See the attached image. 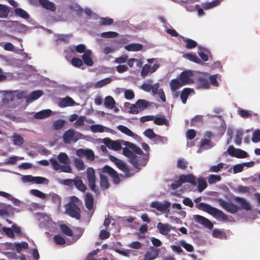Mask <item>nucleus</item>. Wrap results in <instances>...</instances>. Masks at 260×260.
I'll return each instance as SVG.
<instances>
[{
  "label": "nucleus",
  "instance_id": "nucleus-38",
  "mask_svg": "<svg viewBox=\"0 0 260 260\" xmlns=\"http://www.w3.org/2000/svg\"><path fill=\"white\" fill-rule=\"evenodd\" d=\"M207 186V182L204 178H201L198 179V190L199 192H202Z\"/></svg>",
  "mask_w": 260,
  "mask_h": 260
},
{
  "label": "nucleus",
  "instance_id": "nucleus-10",
  "mask_svg": "<svg viewBox=\"0 0 260 260\" xmlns=\"http://www.w3.org/2000/svg\"><path fill=\"white\" fill-rule=\"evenodd\" d=\"M110 159L116 165V166L124 173H127L128 172V169L126 167V164L123 162L122 160L117 158L114 156L110 155Z\"/></svg>",
  "mask_w": 260,
  "mask_h": 260
},
{
  "label": "nucleus",
  "instance_id": "nucleus-26",
  "mask_svg": "<svg viewBox=\"0 0 260 260\" xmlns=\"http://www.w3.org/2000/svg\"><path fill=\"white\" fill-rule=\"evenodd\" d=\"M125 49L128 51H138L143 49V45L138 43H132L124 46Z\"/></svg>",
  "mask_w": 260,
  "mask_h": 260
},
{
  "label": "nucleus",
  "instance_id": "nucleus-17",
  "mask_svg": "<svg viewBox=\"0 0 260 260\" xmlns=\"http://www.w3.org/2000/svg\"><path fill=\"white\" fill-rule=\"evenodd\" d=\"M157 229L160 234L166 236L168 235V233L170 232L171 227L169 224L158 222L157 224Z\"/></svg>",
  "mask_w": 260,
  "mask_h": 260
},
{
  "label": "nucleus",
  "instance_id": "nucleus-48",
  "mask_svg": "<svg viewBox=\"0 0 260 260\" xmlns=\"http://www.w3.org/2000/svg\"><path fill=\"white\" fill-rule=\"evenodd\" d=\"M14 246L16 250L19 252L22 249H27L28 244L26 242H22L21 243H15Z\"/></svg>",
  "mask_w": 260,
  "mask_h": 260
},
{
  "label": "nucleus",
  "instance_id": "nucleus-27",
  "mask_svg": "<svg viewBox=\"0 0 260 260\" xmlns=\"http://www.w3.org/2000/svg\"><path fill=\"white\" fill-rule=\"evenodd\" d=\"M184 85L179 78L174 79L171 81L170 86L172 91H174Z\"/></svg>",
  "mask_w": 260,
  "mask_h": 260
},
{
  "label": "nucleus",
  "instance_id": "nucleus-15",
  "mask_svg": "<svg viewBox=\"0 0 260 260\" xmlns=\"http://www.w3.org/2000/svg\"><path fill=\"white\" fill-rule=\"evenodd\" d=\"M75 104L76 103L73 99L69 96L60 99L58 102V106L61 108L73 106H74Z\"/></svg>",
  "mask_w": 260,
  "mask_h": 260
},
{
  "label": "nucleus",
  "instance_id": "nucleus-49",
  "mask_svg": "<svg viewBox=\"0 0 260 260\" xmlns=\"http://www.w3.org/2000/svg\"><path fill=\"white\" fill-rule=\"evenodd\" d=\"M221 180V177L220 175H210L208 178V183L210 184L215 183L220 181Z\"/></svg>",
  "mask_w": 260,
  "mask_h": 260
},
{
  "label": "nucleus",
  "instance_id": "nucleus-53",
  "mask_svg": "<svg viewBox=\"0 0 260 260\" xmlns=\"http://www.w3.org/2000/svg\"><path fill=\"white\" fill-rule=\"evenodd\" d=\"M150 70V65L148 63L145 64L142 68L141 75L143 78H145L147 76Z\"/></svg>",
  "mask_w": 260,
  "mask_h": 260
},
{
  "label": "nucleus",
  "instance_id": "nucleus-4",
  "mask_svg": "<svg viewBox=\"0 0 260 260\" xmlns=\"http://www.w3.org/2000/svg\"><path fill=\"white\" fill-rule=\"evenodd\" d=\"M82 135L81 133H77L74 129H69L66 131L63 136L62 139L65 144H70L71 142H76L81 138Z\"/></svg>",
  "mask_w": 260,
  "mask_h": 260
},
{
  "label": "nucleus",
  "instance_id": "nucleus-36",
  "mask_svg": "<svg viewBox=\"0 0 260 260\" xmlns=\"http://www.w3.org/2000/svg\"><path fill=\"white\" fill-rule=\"evenodd\" d=\"M14 13L15 15L24 19H28L29 17L27 12L21 8H16L14 10Z\"/></svg>",
  "mask_w": 260,
  "mask_h": 260
},
{
  "label": "nucleus",
  "instance_id": "nucleus-56",
  "mask_svg": "<svg viewBox=\"0 0 260 260\" xmlns=\"http://www.w3.org/2000/svg\"><path fill=\"white\" fill-rule=\"evenodd\" d=\"M112 81V79L110 78H106L104 79H102L99 81H98L96 84V86L97 87H102L109 83H110Z\"/></svg>",
  "mask_w": 260,
  "mask_h": 260
},
{
  "label": "nucleus",
  "instance_id": "nucleus-20",
  "mask_svg": "<svg viewBox=\"0 0 260 260\" xmlns=\"http://www.w3.org/2000/svg\"><path fill=\"white\" fill-rule=\"evenodd\" d=\"M100 184L101 189L103 190L107 189L110 186V183L107 176L101 173L100 174Z\"/></svg>",
  "mask_w": 260,
  "mask_h": 260
},
{
  "label": "nucleus",
  "instance_id": "nucleus-5",
  "mask_svg": "<svg viewBox=\"0 0 260 260\" xmlns=\"http://www.w3.org/2000/svg\"><path fill=\"white\" fill-rule=\"evenodd\" d=\"M67 213L71 217L80 219L81 218V210L80 208L73 202H70L66 208Z\"/></svg>",
  "mask_w": 260,
  "mask_h": 260
},
{
  "label": "nucleus",
  "instance_id": "nucleus-29",
  "mask_svg": "<svg viewBox=\"0 0 260 260\" xmlns=\"http://www.w3.org/2000/svg\"><path fill=\"white\" fill-rule=\"evenodd\" d=\"M192 92H193V89L190 88H185L182 90L180 94V98L184 104H186L189 95Z\"/></svg>",
  "mask_w": 260,
  "mask_h": 260
},
{
  "label": "nucleus",
  "instance_id": "nucleus-31",
  "mask_svg": "<svg viewBox=\"0 0 260 260\" xmlns=\"http://www.w3.org/2000/svg\"><path fill=\"white\" fill-rule=\"evenodd\" d=\"M181 38L182 39L183 41L186 43L185 47L187 49H191L192 48H194L197 46V43L195 41L191 39L185 38L184 37H181Z\"/></svg>",
  "mask_w": 260,
  "mask_h": 260
},
{
  "label": "nucleus",
  "instance_id": "nucleus-32",
  "mask_svg": "<svg viewBox=\"0 0 260 260\" xmlns=\"http://www.w3.org/2000/svg\"><path fill=\"white\" fill-rule=\"evenodd\" d=\"M148 154H147L145 155V157H141L140 156H137L136 155L135 156V158H136L137 161L138 162H139L138 166L137 167H135L136 168H140L141 166H145V165L147 164V161L148 160Z\"/></svg>",
  "mask_w": 260,
  "mask_h": 260
},
{
  "label": "nucleus",
  "instance_id": "nucleus-2",
  "mask_svg": "<svg viewBox=\"0 0 260 260\" xmlns=\"http://www.w3.org/2000/svg\"><path fill=\"white\" fill-rule=\"evenodd\" d=\"M197 207L199 209L208 213L217 219H220L223 221L228 220V216L221 210L213 207L209 204L205 203H200Z\"/></svg>",
  "mask_w": 260,
  "mask_h": 260
},
{
  "label": "nucleus",
  "instance_id": "nucleus-9",
  "mask_svg": "<svg viewBox=\"0 0 260 260\" xmlns=\"http://www.w3.org/2000/svg\"><path fill=\"white\" fill-rule=\"evenodd\" d=\"M218 202L221 207L231 213H235L238 210V206L234 204L228 203L221 199L218 200Z\"/></svg>",
  "mask_w": 260,
  "mask_h": 260
},
{
  "label": "nucleus",
  "instance_id": "nucleus-33",
  "mask_svg": "<svg viewBox=\"0 0 260 260\" xmlns=\"http://www.w3.org/2000/svg\"><path fill=\"white\" fill-rule=\"evenodd\" d=\"M115 101L111 96H107L105 99L104 105L107 108L113 109L115 105Z\"/></svg>",
  "mask_w": 260,
  "mask_h": 260
},
{
  "label": "nucleus",
  "instance_id": "nucleus-19",
  "mask_svg": "<svg viewBox=\"0 0 260 260\" xmlns=\"http://www.w3.org/2000/svg\"><path fill=\"white\" fill-rule=\"evenodd\" d=\"M192 76V73L190 71H184L182 72L179 76V79L181 81L182 83L185 85L189 82L190 80V77Z\"/></svg>",
  "mask_w": 260,
  "mask_h": 260
},
{
  "label": "nucleus",
  "instance_id": "nucleus-46",
  "mask_svg": "<svg viewBox=\"0 0 260 260\" xmlns=\"http://www.w3.org/2000/svg\"><path fill=\"white\" fill-rule=\"evenodd\" d=\"M212 236L216 238L223 239L226 238V234L222 231L215 229L213 230L212 232Z\"/></svg>",
  "mask_w": 260,
  "mask_h": 260
},
{
  "label": "nucleus",
  "instance_id": "nucleus-42",
  "mask_svg": "<svg viewBox=\"0 0 260 260\" xmlns=\"http://www.w3.org/2000/svg\"><path fill=\"white\" fill-rule=\"evenodd\" d=\"M220 2V0H214L210 3H206L203 5L204 9L207 10L218 5Z\"/></svg>",
  "mask_w": 260,
  "mask_h": 260
},
{
  "label": "nucleus",
  "instance_id": "nucleus-35",
  "mask_svg": "<svg viewBox=\"0 0 260 260\" xmlns=\"http://www.w3.org/2000/svg\"><path fill=\"white\" fill-rule=\"evenodd\" d=\"M9 12L10 8L8 6L0 4V18L7 17Z\"/></svg>",
  "mask_w": 260,
  "mask_h": 260
},
{
  "label": "nucleus",
  "instance_id": "nucleus-23",
  "mask_svg": "<svg viewBox=\"0 0 260 260\" xmlns=\"http://www.w3.org/2000/svg\"><path fill=\"white\" fill-rule=\"evenodd\" d=\"M84 201L85 206L88 210H92L93 209L94 203V199L92 195L90 193H86Z\"/></svg>",
  "mask_w": 260,
  "mask_h": 260
},
{
  "label": "nucleus",
  "instance_id": "nucleus-54",
  "mask_svg": "<svg viewBox=\"0 0 260 260\" xmlns=\"http://www.w3.org/2000/svg\"><path fill=\"white\" fill-rule=\"evenodd\" d=\"M187 165V162L183 158H180L177 160V167L180 169L185 170Z\"/></svg>",
  "mask_w": 260,
  "mask_h": 260
},
{
  "label": "nucleus",
  "instance_id": "nucleus-8",
  "mask_svg": "<svg viewBox=\"0 0 260 260\" xmlns=\"http://www.w3.org/2000/svg\"><path fill=\"white\" fill-rule=\"evenodd\" d=\"M102 172L109 175L112 178L115 184H118L120 182V178L117 173L111 167L108 165L105 166L103 168Z\"/></svg>",
  "mask_w": 260,
  "mask_h": 260
},
{
  "label": "nucleus",
  "instance_id": "nucleus-21",
  "mask_svg": "<svg viewBox=\"0 0 260 260\" xmlns=\"http://www.w3.org/2000/svg\"><path fill=\"white\" fill-rule=\"evenodd\" d=\"M154 123L158 125H169V122L165 115H158L155 119L154 118Z\"/></svg>",
  "mask_w": 260,
  "mask_h": 260
},
{
  "label": "nucleus",
  "instance_id": "nucleus-64",
  "mask_svg": "<svg viewBox=\"0 0 260 260\" xmlns=\"http://www.w3.org/2000/svg\"><path fill=\"white\" fill-rule=\"evenodd\" d=\"M252 141L254 143L260 141V129H257L253 133Z\"/></svg>",
  "mask_w": 260,
  "mask_h": 260
},
{
  "label": "nucleus",
  "instance_id": "nucleus-25",
  "mask_svg": "<svg viewBox=\"0 0 260 260\" xmlns=\"http://www.w3.org/2000/svg\"><path fill=\"white\" fill-rule=\"evenodd\" d=\"M235 201L238 203L241 207L246 211L250 210L251 209V205L245 199L240 197H237Z\"/></svg>",
  "mask_w": 260,
  "mask_h": 260
},
{
  "label": "nucleus",
  "instance_id": "nucleus-51",
  "mask_svg": "<svg viewBox=\"0 0 260 260\" xmlns=\"http://www.w3.org/2000/svg\"><path fill=\"white\" fill-rule=\"evenodd\" d=\"M90 129L93 133H102L104 131V126L100 124H94L91 125Z\"/></svg>",
  "mask_w": 260,
  "mask_h": 260
},
{
  "label": "nucleus",
  "instance_id": "nucleus-44",
  "mask_svg": "<svg viewBox=\"0 0 260 260\" xmlns=\"http://www.w3.org/2000/svg\"><path fill=\"white\" fill-rule=\"evenodd\" d=\"M58 159L59 161L63 164L66 165L69 164V157L67 154L64 152H61L58 156Z\"/></svg>",
  "mask_w": 260,
  "mask_h": 260
},
{
  "label": "nucleus",
  "instance_id": "nucleus-62",
  "mask_svg": "<svg viewBox=\"0 0 260 260\" xmlns=\"http://www.w3.org/2000/svg\"><path fill=\"white\" fill-rule=\"evenodd\" d=\"M54 240L57 245H63L66 243V240L63 237L59 235L54 236Z\"/></svg>",
  "mask_w": 260,
  "mask_h": 260
},
{
  "label": "nucleus",
  "instance_id": "nucleus-47",
  "mask_svg": "<svg viewBox=\"0 0 260 260\" xmlns=\"http://www.w3.org/2000/svg\"><path fill=\"white\" fill-rule=\"evenodd\" d=\"M60 228L63 234L70 237L73 236V233L72 231L66 224H62L60 226Z\"/></svg>",
  "mask_w": 260,
  "mask_h": 260
},
{
  "label": "nucleus",
  "instance_id": "nucleus-41",
  "mask_svg": "<svg viewBox=\"0 0 260 260\" xmlns=\"http://www.w3.org/2000/svg\"><path fill=\"white\" fill-rule=\"evenodd\" d=\"M13 141L14 145L21 146L24 143V139L21 136L15 134L13 136Z\"/></svg>",
  "mask_w": 260,
  "mask_h": 260
},
{
  "label": "nucleus",
  "instance_id": "nucleus-7",
  "mask_svg": "<svg viewBox=\"0 0 260 260\" xmlns=\"http://www.w3.org/2000/svg\"><path fill=\"white\" fill-rule=\"evenodd\" d=\"M53 168L55 171L60 170L61 172L64 173H71L72 169L69 164L65 165H60L59 162L54 158H51L50 160Z\"/></svg>",
  "mask_w": 260,
  "mask_h": 260
},
{
  "label": "nucleus",
  "instance_id": "nucleus-63",
  "mask_svg": "<svg viewBox=\"0 0 260 260\" xmlns=\"http://www.w3.org/2000/svg\"><path fill=\"white\" fill-rule=\"evenodd\" d=\"M2 231L5 233V234L11 238H14L15 237L14 234L13 233V231L12 228L3 227L2 228Z\"/></svg>",
  "mask_w": 260,
  "mask_h": 260
},
{
  "label": "nucleus",
  "instance_id": "nucleus-52",
  "mask_svg": "<svg viewBox=\"0 0 260 260\" xmlns=\"http://www.w3.org/2000/svg\"><path fill=\"white\" fill-rule=\"evenodd\" d=\"M224 164L220 162L217 165L211 166L209 169V171L211 172L217 173L221 170L223 168Z\"/></svg>",
  "mask_w": 260,
  "mask_h": 260
},
{
  "label": "nucleus",
  "instance_id": "nucleus-50",
  "mask_svg": "<svg viewBox=\"0 0 260 260\" xmlns=\"http://www.w3.org/2000/svg\"><path fill=\"white\" fill-rule=\"evenodd\" d=\"M200 147L206 149L211 148L212 145L210 140L207 139H203L200 142Z\"/></svg>",
  "mask_w": 260,
  "mask_h": 260
},
{
  "label": "nucleus",
  "instance_id": "nucleus-61",
  "mask_svg": "<svg viewBox=\"0 0 260 260\" xmlns=\"http://www.w3.org/2000/svg\"><path fill=\"white\" fill-rule=\"evenodd\" d=\"M30 193L32 195L39 197L41 199H44L46 198V195L43 192H41L38 189H31L30 190Z\"/></svg>",
  "mask_w": 260,
  "mask_h": 260
},
{
  "label": "nucleus",
  "instance_id": "nucleus-60",
  "mask_svg": "<svg viewBox=\"0 0 260 260\" xmlns=\"http://www.w3.org/2000/svg\"><path fill=\"white\" fill-rule=\"evenodd\" d=\"M248 156V155L246 151L240 149H237L236 153L235 155V157L239 158H245Z\"/></svg>",
  "mask_w": 260,
  "mask_h": 260
},
{
  "label": "nucleus",
  "instance_id": "nucleus-13",
  "mask_svg": "<svg viewBox=\"0 0 260 260\" xmlns=\"http://www.w3.org/2000/svg\"><path fill=\"white\" fill-rule=\"evenodd\" d=\"M195 220L197 222L203 225L206 228L211 230L213 228L212 223L207 218L200 215H196L194 216Z\"/></svg>",
  "mask_w": 260,
  "mask_h": 260
},
{
  "label": "nucleus",
  "instance_id": "nucleus-16",
  "mask_svg": "<svg viewBox=\"0 0 260 260\" xmlns=\"http://www.w3.org/2000/svg\"><path fill=\"white\" fill-rule=\"evenodd\" d=\"M39 3L43 8L46 10L51 12H54L56 10L55 4L49 0H39Z\"/></svg>",
  "mask_w": 260,
  "mask_h": 260
},
{
  "label": "nucleus",
  "instance_id": "nucleus-30",
  "mask_svg": "<svg viewBox=\"0 0 260 260\" xmlns=\"http://www.w3.org/2000/svg\"><path fill=\"white\" fill-rule=\"evenodd\" d=\"M74 185L80 191L84 192L86 189V186L83 183L82 180L79 178H75Z\"/></svg>",
  "mask_w": 260,
  "mask_h": 260
},
{
  "label": "nucleus",
  "instance_id": "nucleus-24",
  "mask_svg": "<svg viewBox=\"0 0 260 260\" xmlns=\"http://www.w3.org/2000/svg\"><path fill=\"white\" fill-rule=\"evenodd\" d=\"M91 51L90 50H86L82 55L83 60L85 64L88 66H92L93 64L91 58Z\"/></svg>",
  "mask_w": 260,
  "mask_h": 260
},
{
  "label": "nucleus",
  "instance_id": "nucleus-45",
  "mask_svg": "<svg viewBox=\"0 0 260 260\" xmlns=\"http://www.w3.org/2000/svg\"><path fill=\"white\" fill-rule=\"evenodd\" d=\"M65 123V121L62 119L55 120L53 123V129L55 130H59L61 129Z\"/></svg>",
  "mask_w": 260,
  "mask_h": 260
},
{
  "label": "nucleus",
  "instance_id": "nucleus-37",
  "mask_svg": "<svg viewBox=\"0 0 260 260\" xmlns=\"http://www.w3.org/2000/svg\"><path fill=\"white\" fill-rule=\"evenodd\" d=\"M117 129L121 133L125 134L127 136L133 137L135 135V134L131 129L123 125H118L117 126Z\"/></svg>",
  "mask_w": 260,
  "mask_h": 260
},
{
  "label": "nucleus",
  "instance_id": "nucleus-43",
  "mask_svg": "<svg viewBox=\"0 0 260 260\" xmlns=\"http://www.w3.org/2000/svg\"><path fill=\"white\" fill-rule=\"evenodd\" d=\"M114 22V20L112 18L108 17H102L100 18L99 24L100 25H110Z\"/></svg>",
  "mask_w": 260,
  "mask_h": 260
},
{
  "label": "nucleus",
  "instance_id": "nucleus-28",
  "mask_svg": "<svg viewBox=\"0 0 260 260\" xmlns=\"http://www.w3.org/2000/svg\"><path fill=\"white\" fill-rule=\"evenodd\" d=\"M199 55L204 61H208L209 60V54H210V52L208 49L201 47H199Z\"/></svg>",
  "mask_w": 260,
  "mask_h": 260
},
{
  "label": "nucleus",
  "instance_id": "nucleus-11",
  "mask_svg": "<svg viewBox=\"0 0 260 260\" xmlns=\"http://www.w3.org/2000/svg\"><path fill=\"white\" fill-rule=\"evenodd\" d=\"M179 178L182 184L187 182L190 183L193 186L197 185V179L192 174L181 175L179 176Z\"/></svg>",
  "mask_w": 260,
  "mask_h": 260
},
{
  "label": "nucleus",
  "instance_id": "nucleus-22",
  "mask_svg": "<svg viewBox=\"0 0 260 260\" xmlns=\"http://www.w3.org/2000/svg\"><path fill=\"white\" fill-rule=\"evenodd\" d=\"M52 111L50 109L43 110L36 113L34 115V117L36 119H39L46 118L49 117L52 114Z\"/></svg>",
  "mask_w": 260,
  "mask_h": 260
},
{
  "label": "nucleus",
  "instance_id": "nucleus-1",
  "mask_svg": "<svg viewBox=\"0 0 260 260\" xmlns=\"http://www.w3.org/2000/svg\"><path fill=\"white\" fill-rule=\"evenodd\" d=\"M121 142L122 145L125 146V147L123 149V155L129 158L130 161L134 167H137L139 162H138L135 158L136 155L134 153L141 155L144 154L143 151L140 147L131 142L124 141H122Z\"/></svg>",
  "mask_w": 260,
  "mask_h": 260
},
{
  "label": "nucleus",
  "instance_id": "nucleus-58",
  "mask_svg": "<svg viewBox=\"0 0 260 260\" xmlns=\"http://www.w3.org/2000/svg\"><path fill=\"white\" fill-rule=\"evenodd\" d=\"M180 244L186 249V251L188 252H192L193 251V246L191 244L187 243L184 240H180Z\"/></svg>",
  "mask_w": 260,
  "mask_h": 260
},
{
  "label": "nucleus",
  "instance_id": "nucleus-3",
  "mask_svg": "<svg viewBox=\"0 0 260 260\" xmlns=\"http://www.w3.org/2000/svg\"><path fill=\"white\" fill-rule=\"evenodd\" d=\"M86 174L88 186L90 190L95 193H98L99 190L96 185V176L94 170L92 168H88L86 171Z\"/></svg>",
  "mask_w": 260,
  "mask_h": 260
},
{
  "label": "nucleus",
  "instance_id": "nucleus-57",
  "mask_svg": "<svg viewBox=\"0 0 260 260\" xmlns=\"http://www.w3.org/2000/svg\"><path fill=\"white\" fill-rule=\"evenodd\" d=\"M86 119V117L84 116H81L78 117L76 122L74 123V126L75 127H79L83 126L85 124V120Z\"/></svg>",
  "mask_w": 260,
  "mask_h": 260
},
{
  "label": "nucleus",
  "instance_id": "nucleus-34",
  "mask_svg": "<svg viewBox=\"0 0 260 260\" xmlns=\"http://www.w3.org/2000/svg\"><path fill=\"white\" fill-rule=\"evenodd\" d=\"M198 87L200 88L208 89L209 88V83L207 79L200 78L198 80Z\"/></svg>",
  "mask_w": 260,
  "mask_h": 260
},
{
  "label": "nucleus",
  "instance_id": "nucleus-14",
  "mask_svg": "<svg viewBox=\"0 0 260 260\" xmlns=\"http://www.w3.org/2000/svg\"><path fill=\"white\" fill-rule=\"evenodd\" d=\"M171 205V203L168 201H165L164 203H160L157 201L153 202L151 204V207L155 208L159 211H165Z\"/></svg>",
  "mask_w": 260,
  "mask_h": 260
},
{
  "label": "nucleus",
  "instance_id": "nucleus-55",
  "mask_svg": "<svg viewBox=\"0 0 260 260\" xmlns=\"http://www.w3.org/2000/svg\"><path fill=\"white\" fill-rule=\"evenodd\" d=\"M118 34L114 31L104 32L101 34V37L105 38H116Z\"/></svg>",
  "mask_w": 260,
  "mask_h": 260
},
{
  "label": "nucleus",
  "instance_id": "nucleus-12",
  "mask_svg": "<svg viewBox=\"0 0 260 260\" xmlns=\"http://www.w3.org/2000/svg\"><path fill=\"white\" fill-rule=\"evenodd\" d=\"M159 249L151 247L144 255V260H154L159 255Z\"/></svg>",
  "mask_w": 260,
  "mask_h": 260
},
{
  "label": "nucleus",
  "instance_id": "nucleus-6",
  "mask_svg": "<svg viewBox=\"0 0 260 260\" xmlns=\"http://www.w3.org/2000/svg\"><path fill=\"white\" fill-rule=\"evenodd\" d=\"M122 141H113L109 138H106L103 139V142L109 149L117 151L121 148Z\"/></svg>",
  "mask_w": 260,
  "mask_h": 260
},
{
  "label": "nucleus",
  "instance_id": "nucleus-39",
  "mask_svg": "<svg viewBox=\"0 0 260 260\" xmlns=\"http://www.w3.org/2000/svg\"><path fill=\"white\" fill-rule=\"evenodd\" d=\"M186 58L197 63L202 64L203 62L196 54L186 53L184 55Z\"/></svg>",
  "mask_w": 260,
  "mask_h": 260
},
{
  "label": "nucleus",
  "instance_id": "nucleus-59",
  "mask_svg": "<svg viewBox=\"0 0 260 260\" xmlns=\"http://www.w3.org/2000/svg\"><path fill=\"white\" fill-rule=\"evenodd\" d=\"M75 166L78 171L83 170L85 169V165L83 161L79 159L75 160Z\"/></svg>",
  "mask_w": 260,
  "mask_h": 260
},
{
  "label": "nucleus",
  "instance_id": "nucleus-40",
  "mask_svg": "<svg viewBox=\"0 0 260 260\" xmlns=\"http://www.w3.org/2000/svg\"><path fill=\"white\" fill-rule=\"evenodd\" d=\"M136 104L140 110L143 111L147 108L149 102L145 100L139 99L136 102Z\"/></svg>",
  "mask_w": 260,
  "mask_h": 260
},
{
  "label": "nucleus",
  "instance_id": "nucleus-18",
  "mask_svg": "<svg viewBox=\"0 0 260 260\" xmlns=\"http://www.w3.org/2000/svg\"><path fill=\"white\" fill-rule=\"evenodd\" d=\"M43 94V91L40 90H35L30 93L27 97L26 102L30 103L38 100Z\"/></svg>",
  "mask_w": 260,
  "mask_h": 260
}]
</instances>
